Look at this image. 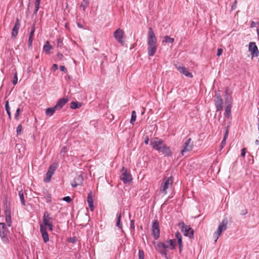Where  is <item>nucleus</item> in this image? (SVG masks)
<instances>
[{
	"mask_svg": "<svg viewBox=\"0 0 259 259\" xmlns=\"http://www.w3.org/2000/svg\"><path fill=\"white\" fill-rule=\"evenodd\" d=\"M150 144L154 149L159 152H161L165 156H171L172 152L170 148L166 145L162 139L158 138H153L151 139Z\"/></svg>",
	"mask_w": 259,
	"mask_h": 259,
	"instance_id": "nucleus-1",
	"label": "nucleus"
},
{
	"mask_svg": "<svg viewBox=\"0 0 259 259\" xmlns=\"http://www.w3.org/2000/svg\"><path fill=\"white\" fill-rule=\"evenodd\" d=\"M147 44L148 45V54L150 57L153 56L157 49V41L152 27L148 28Z\"/></svg>",
	"mask_w": 259,
	"mask_h": 259,
	"instance_id": "nucleus-2",
	"label": "nucleus"
},
{
	"mask_svg": "<svg viewBox=\"0 0 259 259\" xmlns=\"http://www.w3.org/2000/svg\"><path fill=\"white\" fill-rule=\"evenodd\" d=\"M166 242L168 245L163 242H158L155 245V249L159 252L162 255L167 258V249L169 248L174 249L176 247L175 240L170 239L167 240Z\"/></svg>",
	"mask_w": 259,
	"mask_h": 259,
	"instance_id": "nucleus-3",
	"label": "nucleus"
},
{
	"mask_svg": "<svg viewBox=\"0 0 259 259\" xmlns=\"http://www.w3.org/2000/svg\"><path fill=\"white\" fill-rule=\"evenodd\" d=\"M179 226L181 228V231L184 232L185 236H188L189 238L193 237V230L190 226L185 225L183 222L179 223Z\"/></svg>",
	"mask_w": 259,
	"mask_h": 259,
	"instance_id": "nucleus-4",
	"label": "nucleus"
},
{
	"mask_svg": "<svg viewBox=\"0 0 259 259\" xmlns=\"http://www.w3.org/2000/svg\"><path fill=\"white\" fill-rule=\"evenodd\" d=\"M120 179L124 184L130 183L132 180L131 174L127 171V169L124 167H122L121 171Z\"/></svg>",
	"mask_w": 259,
	"mask_h": 259,
	"instance_id": "nucleus-5",
	"label": "nucleus"
},
{
	"mask_svg": "<svg viewBox=\"0 0 259 259\" xmlns=\"http://www.w3.org/2000/svg\"><path fill=\"white\" fill-rule=\"evenodd\" d=\"M227 220L225 219L223 220V221L219 225L217 231L214 233V235L215 237V239L214 240L215 242H217L218 238L221 235L222 233L225 231L227 229Z\"/></svg>",
	"mask_w": 259,
	"mask_h": 259,
	"instance_id": "nucleus-6",
	"label": "nucleus"
},
{
	"mask_svg": "<svg viewBox=\"0 0 259 259\" xmlns=\"http://www.w3.org/2000/svg\"><path fill=\"white\" fill-rule=\"evenodd\" d=\"M8 233L6 224L4 223H0V236L4 242H7L9 240Z\"/></svg>",
	"mask_w": 259,
	"mask_h": 259,
	"instance_id": "nucleus-7",
	"label": "nucleus"
},
{
	"mask_svg": "<svg viewBox=\"0 0 259 259\" xmlns=\"http://www.w3.org/2000/svg\"><path fill=\"white\" fill-rule=\"evenodd\" d=\"M214 105L217 111H221L223 108V100L221 95L219 93H216L215 94V99L214 100Z\"/></svg>",
	"mask_w": 259,
	"mask_h": 259,
	"instance_id": "nucleus-8",
	"label": "nucleus"
},
{
	"mask_svg": "<svg viewBox=\"0 0 259 259\" xmlns=\"http://www.w3.org/2000/svg\"><path fill=\"white\" fill-rule=\"evenodd\" d=\"M114 36L116 40L119 42L123 45L124 42L125 35L124 32L122 29L120 28L117 29L114 32Z\"/></svg>",
	"mask_w": 259,
	"mask_h": 259,
	"instance_id": "nucleus-9",
	"label": "nucleus"
},
{
	"mask_svg": "<svg viewBox=\"0 0 259 259\" xmlns=\"http://www.w3.org/2000/svg\"><path fill=\"white\" fill-rule=\"evenodd\" d=\"M57 168L56 164L53 163L51 165L49 168L48 171L46 174V178L44 179V181L46 183H49L51 180V178L53 174H54L55 171Z\"/></svg>",
	"mask_w": 259,
	"mask_h": 259,
	"instance_id": "nucleus-10",
	"label": "nucleus"
},
{
	"mask_svg": "<svg viewBox=\"0 0 259 259\" xmlns=\"http://www.w3.org/2000/svg\"><path fill=\"white\" fill-rule=\"evenodd\" d=\"M152 231L154 238L158 239L160 236V230L159 223L156 220H154L152 222Z\"/></svg>",
	"mask_w": 259,
	"mask_h": 259,
	"instance_id": "nucleus-11",
	"label": "nucleus"
},
{
	"mask_svg": "<svg viewBox=\"0 0 259 259\" xmlns=\"http://www.w3.org/2000/svg\"><path fill=\"white\" fill-rule=\"evenodd\" d=\"M249 51L250 52L252 57H257L259 55V51L257 47L254 42H250L249 44Z\"/></svg>",
	"mask_w": 259,
	"mask_h": 259,
	"instance_id": "nucleus-12",
	"label": "nucleus"
},
{
	"mask_svg": "<svg viewBox=\"0 0 259 259\" xmlns=\"http://www.w3.org/2000/svg\"><path fill=\"white\" fill-rule=\"evenodd\" d=\"M193 147V144L191 141V139H188L184 143V147L181 151V154L184 155L185 152L191 151Z\"/></svg>",
	"mask_w": 259,
	"mask_h": 259,
	"instance_id": "nucleus-13",
	"label": "nucleus"
},
{
	"mask_svg": "<svg viewBox=\"0 0 259 259\" xmlns=\"http://www.w3.org/2000/svg\"><path fill=\"white\" fill-rule=\"evenodd\" d=\"M232 91L228 88H226L225 90V104L226 105H232V98L231 96Z\"/></svg>",
	"mask_w": 259,
	"mask_h": 259,
	"instance_id": "nucleus-14",
	"label": "nucleus"
},
{
	"mask_svg": "<svg viewBox=\"0 0 259 259\" xmlns=\"http://www.w3.org/2000/svg\"><path fill=\"white\" fill-rule=\"evenodd\" d=\"M176 68L180 71V72L186 76L190 78H192L193 77L192 74L189 71V70L187 68L183 66H176Z\"/></svg>",
	"mask_w": 259,
	"mask_h": 259,
	"instance_id": "nucleus-15",
	"label": "nucleus"
},
{
	"mask_svg": "<svg viewBox=\"0 0 259 259\" xmlns=\"http://www.w3.org/2000/svg\"><path fill=\"white\" fill-rule=\"evenodd\" d=\"M20 23L19 19L17 18L16 19L15 25L12 29V33H11L12 37L15 38L16 37V36L18 34V30L20 28Z\"/></svg>",
	"mask_w": 259,
	"mask_h": 259,
	"instance_id": "nucleus-16",
	"label": "nucleus"
},
{
	"mask_svg": "<svg viewBox=\"0 0 259 259\" xmlns=\"http://www.w3.org/2000/svg\"><path fill=\"white\" fill-rule=\"evenodd\" d=\"M40 231L44 242L47 243L49 240V235L47 232L46 228L42 225H40Z\"/></svg>",
	"mask_w": 259,
	"mask_h": 259,
	"instance_id": "nucleus-17",
	"label": "nucleus"
},
{
	"mask_svg": "<svg viewBox=\"0 0 259 259\" xmlns=\"http://www.w3.org/2000/svg\"><path fill=\"white\" fill-rule=\"evenodd\" d=\"M173 182L172 178L170 177L167 179L164 182V185L162 189L161 190V192L164 194L167 193L166 190L168 188L169 185H171Z\"/></svg>",
	"mask_w": 259,
	"mask_h": 259,
	"instance_id": "nucleus-18",
	"label": "nucleus"
},
{
	"mask_svg": "<svg viewBox=\"0 0 259 259\" xmlns=\"http://www.w3.org/2000/svg\"><path fill=\"white\" fill-rule=\"evenodd\" d=\"M68 101V99L67 98H62L60 99L56 103L55 106V108L57 110H60L63 108V107L66 104V103Z\"/></svg>",
	"mask_w": 259,
	"mask_h": 259,
	"instance_id": "nucleus-19",
	"label": "nucleus"
},
{
	"mask_svg": "<svg viewBox=\"0 0 259 259\" xmlns=\"http://www.w3.org/2000/svg\"><path fill=\"white\" fill-rule=\"evenodd\" d=\"M175 237L178 240V243L179 248V252H181L182 249H183L182 235L180 232H177L175 233Z\"/></svg>",
	"mask_w": 259,
	"mask_h": 259,
	"instance_id": "nucleus-20",
	"label": "nucleus"
},
{
	"mask_svg": "<svg viewBox=\"0 0 259 259\" xmlns=\"http://www.w3.org/2000/svg\"><path fill=\"white\" fill-rule=\"evenodd\" d=\"M93 197V194L91 192H90L88 195L87 201L91 211H93L94 210V200Z\"/></svg>",
	"mask_w": 259,
	"mask_h": 259,
	"instance_id": "nucleus-21",
	"label": "nucleus"
},
{
	"mask_svg": "<svg viewBox=\"0 0 259 259\" xmlns=\"http://www.w3.org/2000/svg\"><path fill=\"white\" fill-rule=\"evenodd\" d=\"M52 218L50 217L48 212H45L43 216V222L45 226L52 223Z\"/></svg>",
	"mask_w": 259,
	"mask_h": 259,
	"instance_id": "nucleus-22",
	"label": "nucleus"
},
{
	"mask_svg": "<svg viewBox=\"0 0 259 259\" xmlns=\"http://www.w3.org/2000/svg\"><path fill=\"white\" fill-rule=\"evenodd\" d=\"M35 31V25L33 24L32 26L31 30L29 34V39H28V46L29 47L32 46L33 34Z\"/></svg>",
	"mask_w": 259,
	"mask_h": 259,
	"instance_id": "nucleus-23",
	"label": "nucleus"
},
{
	"mask_svg": "<svg viewBox=\"0 0 259 259\" xmlns=\"http://www.w3.org/2000/svg\"><path fill=\"white\" fill-rule=\"evenodd\" d=\"M6 214V221L9 227L11 226V212L10 210H5Z\"/></svg>",
	"mask_w": 259,
	"mask_h": 259,
	"instance_id": "nucleus-24",
	"label": "nucleus"
},
{
	"mask_svg": "<svg viewBox=\"0 0 259 259\" xmlns=\"http://www.w3.org/2000/svg\"><path fill=\"white\" fill-rule=\"evenodd\" d=\"M52 49V46L50 45L49 41H47L44 46L43 51L47 54H49L50 53V50Z\"/></svg>",
	"mask_w": 259,
	"mask_h": 259,
	"instance_id": "nucleus-25",
	"label": "nucleus"
},
{
	"mask_svg": "<svg viewBox=\"0 0 259 259\" xmlns=\"http://www.w3.org/2000/svg\"><path fill=\"white\" fill-rule=\"evenodd\" d=\"M56 110H57V109L55 108V106L53 107L48 108L46 110L45 113L47 116H51L54 114Z\"/></svg>",
	"mask_w": 259,
	"mask_h": 259,
	"instance_id": "nucleus-26",
	"label": "nucleus"
},
{
	"mask_svg": "<svg viewBox=\"0 0 259 259\" xmlns=\"http://www.w3.org/2000/svg\"><path fill=\"white\" fill-rule=\"evenodd\" d=\"M232 107V105H226L225 108V116L228 118H229L231 116V109Z\"/></svg>",
	"mask_w": 259,
	"mask_h": 259,
	"instance_id": "nucleus-27",
	"label": "nucleus"
},
{
	"mask_svg": "<svg viewBox=\"0 0 259 259\" xmlns=\"http://www.w3.org/2000/svg\"><path fill=\"white\" fill-rule=\"evenodd\" d=\"M174 42V38H171L169 36L166 35L163 37V39L162 41V43L168 42L172 44Z\"/></svg>",
	"mask_w": 259,
	"mask_h": 259,
	"instance_id": "nucleus-28",
	"label": "nucleus"
},
{
	"mask_svg": "<svg viewBox=\"0 0 259 259\" xmlns=\"http://www.w3.org/2000/svg\"><path fill=\"white\" fill-rule=\"evenodd\" d=\"M228 126H227V130L226 131V132H225V134L224 135V137L221 142V149L223 148V147H224V146L226 144V139L228 136Z\"/></svg>",
	"mask_w": 259,
	"mask_h": 259,
	"instance_id": "nucleus-29",
	"label": "nucleus"
},
{
	"mask_svg": "<svg viewBox=\"0 0 259 259\" xmlns=\"http://www.w3.org/2000/svg\"><path fill=\"white\" fill-rule=\"evenodd\" d=\"M121 218V213H117V222H116V226L119 229L122 228V226L120 224Z\"/></svg>",
	"mask_w": 259,
	"mask_h": 259,
	"instance_id": "nucleus-30",
	"label": "nucleus"
},
{
	"mask_svg": "<svg viewBox=\"0 0 259 259\" xmlns=\"http://www.w3.org/2000/svg\"><path fill=\"white\" fill-rule=\"evenodd\" d=\"M81 104H78L76 102H72L70 104V108L72 109H75L81 107Z\"/></svg>",
	"mask_w": 259,
	"mask_h": 259,
	"instance_id": "nucleus-31",
	"label": "nucleus"
},
{
	"mask_svg": "<svg viewBox=\"0 0 259 259\" xmlns=\"http://www.w3.org/2000/svg\"><path fill=\"white\" fill-rule=\"evenodd\" d=\"M19 195L20 199L22 204L24 206H25V200H24V194H23V192L22 190L19 191Z\"/></svg>",
	"mask_w": 259,
	"mask_h": 259,
	"instance_id": "nucleus-32",
	"label": "nucleus"
},
{
	"mask_svg": "<svg viewBox=\"0 0 259 259\" xmlns=\"http://www.w3.org/2000/svg\"><path fill=\"white\" fill-rule=\"evenodd\" d=\"M40 0H35V10L34 11V14H36L39 8L40 5Z\"/></svg>",
	"mask_w": 259,
	"mask_h": 259,
	"instance_id": "nucleus-33",
	"label": "nucleus"
},
{
	"mask_svg": "<svg viewBox=\"0 0 259 259\" xmlns=\"http://www.w3.org/2000/svg\"><path fill=\"white\" fill-rule=\"evenodd\" d=\"M89 5V2L87 0H83L81 3L80 7L82 8L83 11H85V8Z\"/></svg>",
	"mask_w": 259,
	"mask_h": 259,
	"instance_id": "nucleus-34",
	"label": "nucleus"
},
{
	"mask_svg": "<svg viewBox=\"0 0 259 259\" xmlns=\"http://www.w3.org/2000/svg\"><path fill=\"white\" fill-rule=\"evenodd\" d=\"M136 117H137V115H136V111L135 110H134L132 112V116H131V120H130L131 123H132V124L134 123V122L135 121V120L136 119Z\"/></svg>",
	"mask_w": 259,
	"mask_h": 259,
	"instance_id": "nucleus-35",
	"label": "nucleus"
},
{
	"mask_svg": "<svg viewBox=\"0 0 259 259\" xmlns=\"http://www.w3.org/2000/svg\"><path fill=\"white\" fill-rule=\"evenodd\" d=\"M74 181H77V183L81 184L83 181V178L81 176L78 175L74 179Z\"/></svg>",
	"mask_w": 259,
	"mask_h": 259,
	"instance_id": "nucleus-36",
	"label": "nucleus"
},
{
	"mask_svg": "<svg viewBox=\"0 0 259 259\" xmlns=\"http://www.w3.org/2000/svg\"><path fill=\"white\" fill-rule=\"evenodd\" d=\"M139 259H144V253L142 250H139Z\"/></svg>",
	"mask_w": 259,
	"mask_h": 259,
	"instance_id": "nucleus-37",
	"label": "nucleus"
},
{
	"mask_svg": "<svg viewBox=\"0 0 259 259\" xmlns=\"http://www.w3.org/2000/svg\"><path fill=\"white\" fill-rule=\"evenodd\" d=\"M63 40L61 38H59L57 39V47H61L63 46Z\"/></svg>",
	"mask_w": 259,
	"mask_h": 259,
	"instance_id": "nucleus-38",
	"label": "nucleus"
},
{
	"mask_svg": "<svg viewBox=\"0 0 259 259\" xmlns=\"http://www.w3.org/2000/svg\"><path fill=\"white\" fill-rule=\"evenodd\" d=\"M22 125L19 124L17 127V135H20L21 134L22 131Z\"/></svg>",
	"mask_w": 259,
	"mask_h": 259,
	"instance_id": "nucleus-39",
	"label": "nucleus"
},
{
	"mask_svg": "<svg viewBox=\"0 0 259 259\" xmlns=\"http://www.w3.org/2000/svg\"><path fill=\"white\" fill-rule=\"evenodd\" d=\"M20 112V109L19 108H18L17 109L16 112V113L15 114V119H18V117H19Z\"/></svg>",
	"mask_w": 259,
	"mask_h": 259,
	"instance_id": "nucleus-40",
	"label": "nucleus"
},
{
	"mask_svg": "<svg viewBox=\"0 0 259 259\" xmlns=\"http://www.w3.org/2000/svg\"><path fill=\"white\" fill-rule=\"evenodd\" d=\"M63 200L66 202H70L71 201V198L69 196H66L63 198Z\"/></svg>",
	"mask_w": 259,
	"mask_h": 259,
	"instance_id": "nucleus-41",
	"label": "nucleus"
},
{
	"mask_svg": "<svg viewBox=\"0 0 259 259\" xmlns=\"http://www.w3.org/2000/svg\"><path fill=\"white\" fill-rule=\"evenodd\" d=\"M5 108H6V110L7 112H8L9 110H10V107L9 105V101H7L6 102Z\"/></svg>",
	"mask_w": 259,
	"mask_h": 259,
	"instance_id": "nucleus-42",
	"label": "nucleus"
},
{
	"mask_svg": "<svg viewBox=\"0 0 259 259\" xmlns=\"http://www.w3.org/2000/svg\"><path fill=\"white\" fill-rule=\"evenodd\" d=\"M246 148H244L242 149L241 150V156L243 157H244L245 156V153H246Z\"/></svg>",
	"mask_w": 259,
	"mask_h": 259,
	"instance_id": "nucleus-43",
	"label": "nucleus"
},
{
	"mask_svg": "<svg viewBox=\"0 0 259 259\" xmlns=\"http://www.w3.org/2000/svg\"><path fill=\"white\" fill-rule=\"evenodd\" d=\"M237 4V1L236 0H235L234 2V4L232 5V6L231 7V10H235L236 8Z\"/></svg>",
	"mask_w": 259,
	"mask_h": 259,
	"instance_id": "nucleus-44",
	"label": "nucleus"
},
{
	"mask_svg": "<svg viewBox=\"0 0 259 259\" xmlns=\"http://www.w3.org/2000/svg\"><path fill=\"white\" fill-rule=\"evenodd\" d=\"M80 185L76 181H73V182L71 184V186L72 187H76L77 186Z\"/></svg>",
	"mask_w": 259,
	"mask_h": 259,
	"instance_id": "nucleus-45",
	"label": "nucleus"
},
{
	"mask_svg": "<svg viewBox=\"0 0 259 259\" xmlns=\"http://www.w3.org/2000/svg\"><path fill=\"white\" fill-rule=\"evenodd\" d=\"M18 78L17 76V74L16 73L14 76V78L13 80V83L14 84H16L17 83Z\"/></svg>",
	"mask_w": 259,
	"mask_h": 259,
	"instance_id": "nucleus-46",
	"label": "nucleus"
},
{
	"mask_svg": "<svg viewBox=\"0 0 259 259\" xmlns=\"http://www.w3.org/2000/svg\"><path fill=\"white\" fill-rule=\"evenodd\" d=\"M223 53V49H218V51H217V55L219 57L221 55V54H222Z\"/></svg>",
	"mask_w": 259,
	"mask_h": 259,
	"instance_id": "nucleus-47",
	"label": "nucleus"
},
{
	"mask_svg": "<svg viewBox=\"0 0 259 259\" xmlns=\"http://www.w3.org/2000/svg\"><path fill=\"white\" fill-rule=\"evenodd\" d=\"M60 69L62 71H64L65 72H67V69H66V68H65V67L64 66H60Z\"/></svg>",
	"mask_w": 259,
	"mask_h": 259,
	"instance_id": "nucleus-48",
	"label": "nucleus"
},
{
	"mask_svg": "<svg viewBox=\"0 0 259 259\" xmlns=\"http://www.w3.org/2000/svg\"><path fill=\"white\" fill-rule=\"evenodd\" d=\"M57 57L60 60H62L64 57L63 54L60 53H58Z\"/></svg>",
	"mask_w": 259,
	"mask_h": 259,
	"instance_id": "nucleus-49",
	"label": "nucleus"
},
{
	"mask_svg": "<svg viewBox=\"0 0 259 259\" xmlns=\"http://www.w3.org/2000/svg\"><path fill=\"white\" fill-rule=\"evenodd\" d=\"M46 226H48L49 230H50V231L53 230V223L49 224V225H47Z\"/></svg>",
	"mask_w": 259,
	"mask_h": 259,
	"instance_id": "nucleus-50",
	"label": "nucleus"
},
{
	"mask_svg": "<svg viewBox=\"0 0 259 259\" xmlns=\"http://www.w3.org/2000/svg\"><path fill=\"white\" fill-rule=\"evenodd\" d=\"M67 152V148L66 147L64 146L62 148L61 153H66Z\"/></svg>",
	"mask_w": 259,
	"mask_h": 259,
	"instance_id": "nucleus-51",
	"label": "nucleus"
},
{
	"mask_svg": "<svg viewBox=\"0 0 259 259\" xmlns=\"http://www.w3.org/2000/svg\"><path fill=\"white\" fill-rule=\"evenodd\" d=\"M149 137L148 136H146L145 138V140H144V143L146 144H148V142H149Z\"/></svg>",
	"mask_w": 259,
	"mask_h": 259,
	"instance_id": "nucleus-52",
	"label": "nucleus"
},
{
	"mask_svg": "<svg viewBox=\"0 0 259 259\" xmlns=\"http://www.w3.org/2000/svg\"><path fill=\"white\" fill-rule=\"evenodd\" d=\"M131 228L133 229L135 228L134 222L133 220L131 221Z\"/></svg>",
	"mask_w": 259,
	"mask_h": 259,
	"instance_id": "nucleus-53",
	"label": "nucleus"
},
{
	"mask_svg": "<svg viewBox=\"0 0 259 259\" xmlns=\"http://www.w3.org/2000/svg\"><path fill=\"white\" fill-rule=\"evenodd\" d=\"M53 68L56 70H57L58 68V66L57 64H55L53 65Z\"/></svg>",
	"mask_w": 259,
	"mask_h": 259,
	"instance_id": "nucleus-54",
	"label": "nucleus"
},
{
	"mask_svg": "<svg viewBox=\"0 0 259 259\" xmlns=\"http://www.w3.org/2000/svg\"><path fill=\"white\" fill-rule=\"evenodd\" d=\"M70 241L72 243H75L76 241V239L75 238H70Z\"/></svg>",
	"mask_w": 259,
	"mask_h": 259,
	"instance_id": "nucleus-55",
	"label": "nucleus"
},
{
	"mask_svg": "<svg viewBox=\"0 0 259 259\" xmlns=\"http://www.w3.org/2000/svg\"><path fill=\"white\" fill-rule=\"evenodd\" d=\"M255 26V23L253 21H252L250 24V27L251 28H253V27H254Z\"/></svg>",
	"mask_w": 259,
	"mask_h": 259,
	"instance_id": "nucleus-56",
	"label": "nucleus"
},
{
	"mask_svg": "<svg viewBox=\"0 0 259 259\" xmlns=\"http://www.w3.org/2000/svg\"><path fill=\"white\" fill-rule=\"evenodd\" d=\"M247 209H245V210L242 211V213L241 214L242 215H245V214H247Z\"/></svg>",
	"mask_w": 259,
	"mask_h": 259,
	"instance_id": "nucleus-57",
	"label": "nucleus"
},
{
	"mask_svg": "<svg viewBox=\"0 0 259 259\" xmlns=\"http://www.w3.org/2000/svg\"><path fill=\"white\" fill-rule=\"evenodd\" d=\"M7 114H8L9 115V118H11V112H10V110H9L8 112H7Z\"/></svg>",
	"mask_w": 259,
	"mask_h": 259,
	"instance_id": "nucleus-58",
	"label": "nucleus"
},
{
	"mask_svg": "<svg viewBox=\"0 0 259 259\" xmlns=\"http://www.w3.org/2000/svg\"><path fill=\"white\" fill-rule=\"evenodd\" d=\"M255 144L256 145H258L259 144V140H256L255 141Z\"/></svg>",
	"mask_w": 259,
	"mask_h": 259,
	"instance_id": "nucleus-59",
	"label": "nucleus"
},
{
	"mask_svg": "<svg viewBox=\"0 0 259 259\" xmlns=\"http://www.w3.org/2000/svg\"><path fill=\"white\" fill-rule=\"evenodd\" d=\"M78 26L80 27V28H82V26L81 25L79 24H78Z\"/></svg>",
	"mask_w": 259,
	"mask_h": 259,
	"instance_id": "nucleus-60",
	"label": "nucleus"
},
{
	"mask_svg": "<svg viewBox=\"0 0 259 259\" xmlns=\"http://www.w3.org/2000/svg\"><path fill=\"white\" fill-rule=\"evenodd\" d=\"M257 32L258 35H259V29H257Z\"/></svg>",
	"mask_w": 259,
	"mask_h": 259,
	"instance_id": "nucleus-61",
	"label": "nucleus"
}]
</instances>
